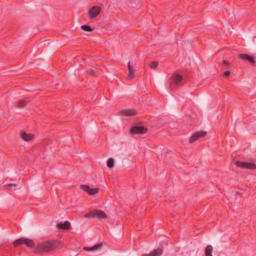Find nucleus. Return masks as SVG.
<instances>
[{
  "label": "nucleus",
  "instance_id": "nucleus-1",
  "mask_svg": "<svg viewBox=\"0 0 256 256\" xmlns=\"http://www.w3.org/2000/svg\"><path fill=\"white\" fill-rule=\"evenodd\" d=\"M60 245V242L57 240H48L40 242L36 247V252H47L57 248Z\"/></svg>",
  "mask_w": 256,
  "mask_h": 256
},
{
  "label": "nucleus",
  "instance_id": "nucleus-2",
  "mask_svg": "<svg viewBox=\"0 0 256 256\" xmlns=\"http://www.w3.org/2000/svg\"><path fill=\"white\" fill-rule=\"evenodd\" d=\"M235 165L238 168L248 170H255L256 169V165L251 162H244L240 160H236L235 163Z\"/></svg>",
  "mask_w": 256,
  "mask_h": 256
},
{
  "label": "nucleus",
  "instance_id": "nucleus-3",
  "mask_svg": "<svg viewBox=\"0 0 256 256\" xmlns=\"http://www.w3.org/2000/svg\"><path fill=\"white\" fill-rule=\"evenodd\" d=\"M102 10V8L99 6H94L91 8L88 12L89 18L91 19L96 18L98 16Z\"/></svg>",
  "mask_w": 256,
  "mask_h": 256
},
{
  "label": "nucleus",
  "instance_id": "nucleus-4",
  "mask_svg": "<svg viewBox=\"0 0 256 256\" xmlns=\"http://www.w3.org/2000/svg\"><path fill=\"white\" fill-rule=\"evenodd\" d=\"M206 136V132L198 131L193 134L190 138L189 142L192 144L197 140L200 138H203Z\"/></svg>",
  "mask_w": 256,
  "mask_h": 256
},
{
  "label": "nucleus",
  "instance_id": "nucleus-5",
  "mask_svg": "<svg viewBox=\"0 0 256 256\" xmlns=\"http://www.w3.org/2000/svg\"><path fill=\"white\" fill-rule=\"evenodd\" d=\"M147 130V128L144 126H134L131 128L130 132L132 134H144Z\"/></svg>",
  "mask_w": 256,
  "mask_h": 256
},
{
  "label": "nucleus",
  "instance_id": "nucleus-6",
  "mask_svg": "<svg viewBox=\"0 0 256 256\" xmlns=\"http://www.w3.org/2000/svg\"><path fill=\"white\" fill-rule=\"evenodd\" d=\"M80 188L84 191L87 192L90 195H94L99 191L98 188H91L88 186L86 184L81 185Z\"/></svg>",
  "mask_w": 256,
  "mask_h": 256
},
{
  "label": "nucleus",
  "instance_id": "nucleus-7",
  "mask_svg": "<svg viewBox=\"0 0 256 256\" xmlns=\"http://www.w3.org/2000/svg\"><path fill=\"white\" fill-rule=\"evenodd\" d=\"M120 115L124 116H133L137 114L136 110L132 108L123 109L118 112Z\"/></svg>",
  "mask_w": 256,
  "mask_h": 256
},
{
  "label": "nucleus",
  "instance_id": "nucleus-8",
  "mask_svg": "<svg viewBox=\"0 0 256 256\" xmlns=\"http://www.w3.org/2000/svg\"><path fill=\"white\" fill-rule=\"evenodd\" d=\"M94 218H98L105 219L106 218V214L100 210H94L93 211Z\"/></svg>",
  "mask_w": 256,
  "mask_h": 256
},
{
  "label": "nucleus",
  "instance_id": "nucleus-9",
  "mask_svg": "<svg viewBox=\"0 0 256 256\" xmlns=\"http://www.w3.org/2000/svg\"><path fill=\"white\" fill-rule=\"evenodd\" d=\"M233 65L226 60H224L222 64V70H233Z\"/></svg>",
  "mask_w": 256,
  "mask_h": 256
},
{
  "label": "nucleus",
  "instance_id": "nucleus-10",
  "mask_svg": "<svg viewBox=\"0 0 256 256\" xmlns=\"http://www.w3.org/2000/svg\"><path fill=\"white\" fill-rule=\"evenodd\" d=\"M128 74L127 76V78L128 80H132L135 76V72L132 66L130 64V62H129L128 63Z\"/></svg>",
  "mask_w": 256,
  "mask_h": 256
},
{
  "label": "nucleus",
  "instance_id": "nucleus-11",
  "mask_svg": "<svg viewBox=\"0 0 256 256\" xmlns=\"http://www.w3.org/2000/svg\"><path fill=\"white\" fill-rule=\"evenodd\" d=\"M162 253V249L160 248H158L157 249L154 250L149 254H145L144 256H160Z\"/></svg>",
  "mask_w": 256,
  "mask_h": 256
},
{
  "label": "nucleus",
  "instance_id": "nucleus-12",
  "mask_svg": "<svg viewBox=\"0 0 256 256\" xmlns=\"http://www.w3.org/2000/svg\"><path fill=\"white\" fill-rule=\"evenodd\" d=\"M20 136L25 141H29L32 140L34 138V135L31 134H27L24 132H22L20 133Z\"/></svg>",
  "mask_w": 256,
  "mask_h": 256
},
{
  "label": "nucleus",
  "instance_id": "nucleus-13",
  "mask_svg": "<svg viewBox=\"0 0 256 256\" xmlns=\"http://www.w3.org/2000/svg\"><path fill=\"white\" fill-rule=\"evenodd\" d=\"M174 82L178 86H180L182 84V76L178 74H176L174 75L173 76Z\"/></svg>",
  "mask_w": 256,
  "mask_h": 256
},
{
  "label": "nucleus",
  "instance_id": "nucleus-14",
  "mask_svg": "<svg viewBox=\"0 0 256 256\" xmlns=\"http://www.w3.org/2000/svg\"><path fill=\"white\" fill-rule=\"evenodd\" d=\"M70 226V222L68 221H66L64 223H60L58 224V227L59 228L64 230H67L69 229Z\"/></svg>",
  "mask_w": 256,
  "mask_h": 256
},
{
  "label": "nucleus",
  "instance_id": "nucleus-15",
  "mask_svg": "<svg viewBox=\"0 0 256 256\" xmlns=\"http://www.w3.org/2000/svg\"><path fill=\"white\" fill-rule=\"evenodd\" d=\"M102 244H98L92 247L89 248V247H85L84 248V250H87V251H96L98 250L101 249L102 248Z\"/></svg>",
  "mask_w": 256,
  "mask_h": 256
},
{
  "label": "nucleus",
  "instance_id": "nucleus-16",
  "mask_svg": "<svg viewBox=\"0 0 256 256\" xmlns=\"http://www.w3.org/2000/svg\"><path fill=\"white\" fill-rule=\"evenodd\" d=\"M213 251V248L211 245H208L204 250L205 256H212V252Z\"/></svg>",
  "mask_w": 256,
  "mask_h": 256
},
{
  "label": "nucleus",
  "instance_id": "nucleus-17",
  "mask_svg": "<svg viewBox=\"0 0 256 256\" xmlns=\"http://www.w3.org/2000/svg\"><path fill=\"white\" fill-rule=\"evenodd\" d=\"M24 238H22L19 239H18L16 240H14L13 242V244L14 246H20L22 244H24Z\"/></svg>",
  "mask_w": 256,
  "mask_h": 256
},
{
  "label": "nucleus",
  "instance_id": "nucleus-18",
  "mask_svg": "<svg viewBox=\"0 0 256 256\" xmlns=\"http://www.w3.org/2000/svg\"><path fill=\"white\" fill-rule=\"evenodd\" d=\"M24 242V244H25L28 247L33 248L34 246V243L33 240L30 239L25 238Z\"/></svg>",
  "mask_w": 256,
  "mask_h": 256
},
{
  "label": "nucleus",
  "instance_id": "nucleus-19",
  "mask_svg": "<svg viewBox=\"0 0 256 256\" xmlns=\"http://www.w3.org/2000/svg\"><path fill=\"white\" fill-rule=\"evenodd\" d=\"M27 102L24 100H20L18 103V106L22 108L26 104Z\"/></svg>",
  "mask_w": 256,
  "mask_h": 256
},
{
  "label": "nucleus",
  "instance_id": "nucleus-20",
  "mask_svg": "<svg viewBox=\"0 0 256 256\" xmlns=\"http://www.w3.org/2000/svg\"><path fill=\"white\" fill-rule=\"evenodd\" d=\"M107 166L108 168H112L114 166V161L112 158H108L107 162Z\"/></svg>",
  "mask_w": 256,
  "mask_h": 256
},
{
  "label": "nucleus",
  "instance_id": "nucleus-21",
  "mask_svg": "<svg viewBox=\"0 0 256 256\" xmlns=\"http://www.w3.org/2000/svg\"><path fill=\"white\" fill-rule=\"evenodd\" d=\"M81 28L84 31L91 32L92 28L88 25H82L81 26Z\"/></svg>",
  "mask_w": 256,
  "mask_h": 256
},
{
  "label": "nucleus",
  "instance_id": "nucleus-22",
  "mask_svg": "<svg viewBox=\"0 0 256 256\" xmlns=\"http://www.w3.org/2000/svg\"><path fill=\"white\" fill-rule=\"evenodd\" d=\"M248 56H249L246 54H240L238 55L239 58H240V59H242V60H248Z\"/></svg>",
  "mask_w": 256,
  "mask_h": 256
},
{
  "label": "nucleus",
  "instance_id": "nucleus-23",
  "mask_svg": "<svg viewBox=\"0 0 256 256\" xmlns=\"http://www.w3.org/2000/svg\"><path fill=\"white\" fill-rule=\"evenodd\" d=\"M158 62H152L150 64V68L152 69H155L158 66Z\"/></svg>",
  "mask_w": 256,
  "mask_h": 256
},
{
  "label": "nucleus",
  "instance_id": "nucleus-24",
  "mask_svg": "<svg viewBox=\"0 0 256 256\" xmlns=\"http://www.w3.org/2000/svg\"><path fill=\"white\" fill-rule=\"evenodd\" d=\"M94 214L93 211L91 212L90 213L86 214L85 216L87 218H94Z\"/></svg>",
  "mask_w": 256,
  "mask_h": 256
},
{
  "label": "nucleus",
  "instance_id": "nucleus-25",
  "mask_svg": "<svg viewBox=\"0 0 256 256\" xmlns=\"http://www.w3.org/2000/svg\"><path fill=\"white\" fill-rule=\"evenodd\" d=\"M231 70H224V75L226 77L228 76H230V71Z\"/></svg>",
  "mask_w": 256,
  "mask_h": 256
},
{
  "label": "nucleus",
  "instance_id": "nucleus-26",
  "mask_svg": "<svg viewBox=\"0 0 256 256\" xmlns=\"http://www.w3.org/2000/svg\"><path fill=\"white\" fill-rule=\"evenodd\" d=\"M248 60L250 63H253L254 62V58L250 56H248Z\"/></svg>",
  "mask_w": 256,
  "mask_h": 256
},
{
  "label": "nucleus",
  "instance_id": "nucleus-27",
  "mask_svg": "<svg viewBox=\"0 0 256 256\" xmlns=\"http://www.w3.org/2000/svg\"><path fill=\"white\" fill-rule=\"evenodd\" d=\"M16 186L14 184H6V186Z\"/></svg>",
  "mask_w": 256,
  "mask_h": 256
}]
</instances>
